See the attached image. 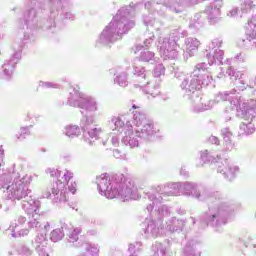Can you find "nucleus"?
I'll list each match as a JSON object with an SVG mask.
<instances>
[{
  "instance_id": "cd10ccee",
  "label": "nucleus",
  "mask_w": 256,
  "mask_h": 256,
  "mask_svg": "<svg viewBox=\"0 0 256 256\" xmlns=\"http://www.w3.org/2000/svg\"><path fill=\"white\" fill-rule=\"evenodd\" d=\"M203 1L205 0H164L163 4L165 7L175 11V13H180L181 10L177 9L180 5H197V3H203Z\"/></svg>"
},
{
  "instance_id": "423d86ee",
  "label": "nucleus",
  "mask_w": 256,
  "mask_h": 256,
  "mask_svg": "<svg viewBox=\"0 0 256 256\" xmlns=\"http://www.w3.org/2000/svg\"><path fill=\"white\" fill-rule=\"evenodd\" d=\"M35 177H37L35 174H26L22 178H15L9 185L4 184L2 187L3 189L6 187V191H4L5 197H7V199H17V201H21V199L28 201L31 199V196H29V193H31L29 185H31Z\"/></svg>"
},
{
  "instance_id": "a19ab883",
  "label": "nucleus",
  "mask_w": 256,
  "mask_h": 256,
  "mask_svg": "<svg viewBox=\"0 0 256 256\" xmlns=\"http://www.w3.org/2000/svg\"><path fill=\"white\" fill-rule=\"evenodd\" d=\"M256 0H242L241 11L242 13H250L251 10L255 9Z\"/></svg>"
},
{
  "instance_id": "0eeeda50",
  "label": "nucleus",
  "mask_w": 256,
  "mask_h": 256,
  "mask_svg": "<svg viewBox=\"0 0 256 256\" xmlns=\"http://www.w3.org/2000/svg\"><path fill=\"white\" fill-rule=\"evenodd\" d=\"M73 172L65 170L63 177L52 184V195L56 203H65L69 198V193L75 195L77 192V183L72 182Z\"/></svg>"
},
{
  "instance_id": "2f4dec72",
  "label": "nucleus",
  "mask_w": 256,
  "mask_h": 256,
  "mask_svg": "<svg viewBox=\"0 0 256 256\" xmlns=\"http://www.w3.org/2000/svg\"><path fill=\"white\" fill-rule=\"evenodd\" d=\"M47 235L40 233L35 238V249L39 256H49L47 253Z\"/></svg>"
},
{
  "instance_id": "f8f14e48",
  "label": "nucleus",
  "mask_w": 256,
  "mask_h": 256,
  "mask_svg": "<svg viewBox=\"0 0 256 256\" xmlns=\"http://www.w3.org/2000/svg\"><path fill=\"white\" fill-rule=\"evenodd\" d=\"M185 189L187 197H194L198 201L215 203V201H221L223 199V195L220 192H212L205 186L198 185L195 182H186Z\"/></svg>"
},
{
  "instance_id": "c85d7f7f",
  "label": "nucleus",
  "mask_w": 256,
  "mask_h": 256,
  "mask_svg": "<svg viewBox=\"0 0 256 256\" xmlns=\"http://www.w3.org/2000/svg\"><path fill=\"white\" fill-rule=\"evenodd\" d=\"M186 221L183 219L178 218H170L166 222V226L164 228V231H169L170 233H181L183 229H185Z\"/></svg>"
},
{
  "instance_id": "774afa93",
  "label": "nucleus",
  "mask_w": 256,
  "mask_h": 256,
  "mask_svg": "<svg viewBox=\"0 0 256 256\" xmlns=\"http://www.w3.org/2000/svg\"><path fill=\"white\" fill-rule=\"evenodd\" d=\"M49 229H51V224L49 222H46L44 224V230L46 231V233H47V231H49Z\"/></svg>"
},
{
  "instance_id": "6ab92c4d",
  "label": "nucleus",
  "mask_w": 256,
  "mask_h": 256,
  "mask_svg": "<svg viewBox=\"0 0 256 256\" xmlns=\"http://www.w3.org/2000/svg\"><path fill=\"white\" fill-rule=\"evenodd\" d=\"M245 39L238 40V47L246 51H253L256 48V15L246 25Z\"/></svg>"
},
{
  "instance_id": "8fccbe9b",
  "label": "nucleus",
  "mask_w": 256,
  "mask_h": 256,
  "mask_svg": "<svg viewBox=\"0 0 256 256\" xmlns=\"http://www.w3.org/2000/svg\"><path fill=\"white\" fill-rule=\"evenodd\" d=\"M30 134H31V132L29 131V127H22V128H20V133L16 134V139L18 141H23V139H25V137Z\"/></svg>"
},
{
  "instance_id": "39448f33",
  "label": "nucleus",
  "mask_w": 256,
  "mask_h": 256,
  "mask_svg": "<svg viewBox=\"0 0 256 256\" xmlns=\"http://www.w3.org/2000/svg\"><path fill=\"white\" fill-rule=\"evenodd\" d=\"M159 132L156 129L153 121L148 120L145 124H143L142 129L134 128L131 125V121H126V130L125 136L122 138V143L131 149L134 147H139V139H143L144 141H151L155 135Z\"/></svg>"
},
{
  "instance_id": "e433bc0d",
  "label": "nucleus",
  "mask_w": 256,
  "mask_h": 256,
  "mask_svg": "<svg viewBox=\"0 0 256 256\" xmlns=\"http://www.w3.org/2000/svg\"><path fill=\"white\" fill-rule=\"evenodd\" d=\"M199 81L201 88L209 86L213 81V76H211V73L207 71V68L204 71L199 72Z\"/></svg>"
},
{
  "instance_id": "7ed1b4c3",
  "label": "nucleus",
  "mask_w": 256,
  "mask_h": 256,
  "mask_svg": "<svg viewBox=\"0 0 256 256\" xmlns=\"http://www.w3.org/2000/svg\"><path fill=\"white\" fill-rule=\"evenodd\" d=\"M143 23L147 27L148 31H155L158 39L156 43L157 50L160 53V57L167 61V59H177L179 57V34L173 32L169 36L163 37V22L155 20L153 16L148 15L143 17Z\"/></svg>"
},
{
  "instance_id": "72a5a7b5",
  "label": "nucleus",
  "mask_w": 256,
  "mask_h": 256,
  "mask_svg": "<svg viewBox=\"0 0 256 256\" xmlns=\"http://www.w3.org/2000/svg\"><path fill=\"white\" fill-rule=\"evenodd\" d=\"M245 122H242L239 126L238 135H253L255 133V124L251 123L253 119L249 117H242Z\"/></svg>"
},
{
  "instance_id": "aec40b11",
  "label": "nucleus",
  "mask_w": 256,
  "mask_h": 256,
  "mask_svg": "<svg viewBox=\"0 0 256 256\" xmlns=\"http://www.w3.org/2000/svg\"><path fill=\"white\" fill-rule=\"evenodd\" d=\"M49 25V20H42L39 22L37 19V10L35 8L28 9L24 14V24L23 22H18V27L24 28L25 26L30 31H35V29H51L47 28Z\"/></svg>"
},
{
  "instance_id": "a18cd8bd",
  "label": "nucleus",
  "mask_w": 256,
  "mask_h": 256,
  "mask_svg": "<svg viewBox=\"0 0 256 256\" xmlns=\"http://www.w3.org/2000/svg\"><path fill=\"white\" fill-rule=\"evenodd\" d=\"M79 235H81V228H75L72 232L69 233L68 241L69 243H77L79 241Z\"/></svg>"
},
{
  "instance_id": "e2e57ef3",
  "label": "nucleus",
  "mask_w": 256,
  "mask_h": 256,
  "mask_svg": "<svg viewBox=\"0 0 256 256\" xmlns=\"http://www.w3.org/2000/svg\"><path fill=\"white\" fill-rule=\"evenodd\" d=\"M4 155H5V151L3 150V146H0V167H1V163H3Z\"/></svg>"
},
{
  "instance_id": "f3484780",
  "label": "nucleus",
  "mask_w": 256,
  "mask_h": 256,
  "mask_svg": "<svg viewBox=\"0 0 256 256\" xmlns=\"http://www.w3.org/2000/svg\"><path fill=\"white\" fill-rule=\"evenodd\" d=\"M231 105L236 108L238 117H248V119H255L256 115V100H244L243 98H235L231 101Z\"/></svg>"
},
{
  "instance_id": "393cba45",
  "label": "nucleus",
  "mask_w": 256,
  "mask_h": 256,
  "mask_svg": "<svg viewBox=\"0 0 256 256\" xmlns=\"http://www.w3.org/2000/svg\"><path fill=\"white\" fill-rule=\"evenodd\" d=\"M125 121H127L125 116H112L108 120V127L114 132V135H121L122 131H124L125 135V130L127 129V123Z\"/></svg>"
},
{
  "instance_id": "79ce46f5",
  "label": "nucleus",
  "mask_w": 256,
  "mask_h": 256,
  "mask_svg": "<svg viewBox=\"0 0 256 256\" xmlns=\"http://www.w3.org/2000/svg\"><path fill=\"white\" fill-rule=\"evenodd\" d=\"M237 89H233L231 92H220L214 99L215 103H220V101H227L230 95H235L237 93Z\"/></svg>"
},
{
  "instance_id": "37998d69",
  "label": "nucleus",
  "mask_w": 256,
  "mask_h": 256,
  "mask_svg": "<svg viewBox=\"0 0 256 256\" xmlns=\"http://www.w3.org/2000/svg\"><path fill=\"white\" fill-rule=\"evenodd\" d=\"M152 250L154 251V256H165V253L167 252V248L159 242H156L152 246Z\"/></svg>"
},
{
  "instance_id": "0e129e2a",
  "label": "nucleus",
  "mask_w": 256,
  "mask_h": 256,
  "mask_svg": "<svg viewBox=\"0 0 256 256\" xmlns=\"http://www.w3.org/2000/svg\"><path fill=\"white\" fill-rule=\"evenodd\" d=\"M42 197L44 199H49V197H51V191H49V190L44 191L43 194H42Z\"/></svg>"
},
{
  "instance_id": "09e8293b",
  "label": "nucleus",
  "mask_w": 256,
  "mask_h": 256,
  "mask_svg": "<svg viewBox=\"0 0 256 256\" xmlns=\"http://www.w3.org/2000/svg\"><path fill=\"white\" fill-rule=\"evenodd\" d=\"M233 149H235V143L233 140H224L222 151H224V153H230Z\"/></svg>"
},
{
  "instance_id": "4c0bfd02",
  "label": "nucleus",
  "mask_w": 256,
  "mask_h": 256,
  "mask_svg": "<svg viewBox=\"0 0 256 256\" xmlns=\"http://www.w3.org/2000/svg\"><path fill=\"white\" fill-rule=\"evenodd\" d=\"M82 247L90 256H99V246L93 243H83Z\"/></svg>"
},
{
  "instance_id": "052dcab7",
  "label": "nucleus",
  "mask_w": 256,
  "mask_h": 256,
  "mask_svg": "<svg viewBox=\"0 0 256 256\" xmlns=\"http://www.w3.org/2000/svg\"><path fill=\"white\" fill-rule=\"evenodd\" d=\"M208 141L212 143V145H219V138H217V136H210Z\"/></svg>"
},
{
  "instance_id": "c756f323",
  "label": "nucleus",
  "mask_w": 256,
  "mask_h": 256,
  "mask_svg": "<svg viewBox=\"0 0 256 256\" xmlns=\"http://www.w3.org/2000/svg\"><path fill=\"white\" fill-rule=\"evenodd\" d=\"M110 75L116 76L114 78V83H117L119 87H127L129 82L127 81V72L123 71L121 67L116 66L109 70Z\"/></svg>"
},
{
  "instance_id": "f257e3e1",
  "label": "nucleus",
  "mask_w": 256,
  "mask_h": 256,
  "mask_svg": "<svg viewBox=\"0 0 256 256\" xmlns=\"http://www.w3.org/2000/svg\"><path fill=\"white\" fill-rule=\"evenodd\" d=\"M135 11L137 6L130 4L118 10L113 19L103 28L96 39V47H107L123 38L135 27Z\"/></svg>"
},
{
  "instance_id": "c03bdc74",
  "label": "nucleus",
  "mask_w": 256,
  "mask_h": 256,
  "mask_svg": "<svg viewBox=\"0 0 256 256\" xmlns=\"http://www.w3.org/2000/svg\"><path fill=\"white\" fill-rule=\"evenodd\" d=\"M155 57V53L149 51V50H143L140 52V61H145L148 63V61H155L153 58Z\"/></svg>"
},
{
  "instance_id": "7c9ffc66",
  "label": "nucleus",
  "mask_w": 256,
  "mask_h": 256,
  "mask_svg": "<svg viewBox=\"0 0 256 256\" xmlns=\"http://www.w3.org/2000/svg\"><path fill=\"white\" fill-rule=\"evenodd\" d=\"M83 97H85V94L81 93L79 89L71 87L69 89L67 105L79 108V105H81V102L83 101Z\"/></svg>"
},
{
  "instance_id": "680f3d73",
  "label": "nucleus",
  "mask_w": 256,
  "mask_h": 256,
  "mask_svg": "<svg viewBox=\"0 0 256 256\" xmlns=\"http://www.w3.org/2000/svg\"><path fill=\"white\" fill-rule=\"evenodd\" d=\"M110 143L114 146L117 147L119 145V137L118 136H112Z\"/></svg>"
},
{
  "instance_id": "864d4df0",
  "label": "nucleus",
  "mask_w": 256,
  "mask_h": 256,
  "mask_svg": "<svg viewBox=\"0 0 256 256\" xmlns=\"http://www.w3.org/2000/svg\"><path fill=\"white\" fill-rule=\"evenodd\" d=\"M165 75V66L163 64H158L154 68V77H161Z\"/></svg>"
},
{
  "instance_id": "6e6552de",
  "label": "nucleus",
  "mask_w": 256,
  "mask_h": 256,
  "mask_svg": "<svg viewBox=\"0 0 256 256\" xmlns=\"http://www.w3.org/2000/svg\"><path fill=\"white\" fill-rule=\"evenodd\" d=\"M45 0H29V3L32 6L41 5ZM50 7V19L48 21V25H46V29H53L55 27V19L61 16L62 19H69L73 21L75 19V15L69 11V4L64 2L63 0H48Z\"/></svg>"
},
{
  "instance_id": "9b49d317",
  "label": "nucleus",
  "mask_w": 256,
  "mask_h": 256,
  "mask_svg": "<svg viewBox=\"0 0 256 256\" xmlns=\"http://www.w3.org/2000/svg\"><path fill=\"white\" fill-rule=\"evenodd\" d=\"M185 185L187 182H175V183H167L162 186H158L156 188L157 195L149 192L147 194V198L149 201L155 202L156 207H159V203L163 201V197H177L179 195H187V190L185 189Z\"/></svg>"
},
{
  "instance_id": "b1692460",
  "label": "nucleus",
  "mask_w": 256,
  "mask_h": 256,
  "mask_svg": "<svg viewBox=\"0 0 256 256\" xmlns=\"http://www.w3.org/2000/svg\"><path fill=\"white\" fill-rule=\"evenodd\" d=\"M223 7V0L213 1L205 9V13L211 23H217L221 17V8Z\"/></svg>"
},
{
  "instance_id": "dca6fc26",
  "label": "nucleus",
  "mask_w": 256,
  "mask_h": 256,
  "mask_svg": "<svg viewBox=\"0 0 256 256\" xmlns=\"http://www.w3.org/2000/svg\"><path fill=\"white\" fill-rule=\"evenodd\" d=\"M22 208L28 215H30L28 221L30 229H39V227H41V222L39 221V219H41V216L39 215V201L33 198L23 200Z\"/></svg>"
},
{
  "instance_id": "bb28decb",
  "label": "nucleus",
  "mask_w": 256,
  "mask_h": 256,
  "mask_svg": "<svg viewBox=\"0 0 256 256\" xmlns=\"http://www.w3.org/2000/svg\"><path fill=\"white\" fill-rule=\"evenodd\" d=\"M193 109L195 113H201L203 111H209V109H213V105H215V100H209L207 102H203V98L199 97V95H195V98L191 100Z\"/></svg>"
},
{
  "instance_id": "f704fd0d",
  "label": "nucleus",
  "mask_w": 256,
  "mask_h": 256,
  "mask_svg": "<svg viewBox=\"0 0 256 256\" xmlns=\"http://www.w3.org/2000/svg\"><path fill=\"white\" fill-rule=\"evenodd\" d=\"M199 45H201V42L197 40V38L189 37L185 40V46H186V53L189 55V57H193L195 55V51L199 49Z\"/></svg>"
},
{
  "instance_id": "49530a36",
  "label": "nucleus",
  "mask_w": 256,
  "mask_h": 256,
  "mask_svg": "<svg viewBox=\"0 0 256 256\" xmlns=\"http://www.w3.org/2000/svg\"><path fill=\"white\" fill-rule=\"evenodd\" d=\"M189 27L193 31H197V30L201 29V27H203V22H201V20H199V17L195 16L194 19H192L190 21Z\"/></svg>"
},
{
  "instance_id": "3c124183",
  "label": "nucleus",
  "mask_w": 256,
  "mask_h": 256,
  "mask_svg": "<svg viewBox=\"0 0 256 256\" xmlns=\"http://www.w3.org/2000/svg\"><path fill=\"white\" fill-rule=\"evenodd\" d=\"M221 135L223 137V141L233 140V133L231 132V130H229V128H223L221 130Z\"/></svg>"
},
{
  "instance_id": "58836bf2",
  "label": "nucleus",
  "mask_w": 256,
  "mask_h": 256,
  "mask_svg": "<svg viewBox=\"0 0 256 256\" xmlns=\"http://www.w3.org/2000/svg\"><path fill=\"white\" fill-rule=\"evenodd\" d=\"M65 237V232L63 231V227L54 229L50 234V239L53 243H57L61 241Z\"/></svg>"
},
{
  "instance_id": "5fc2aeb1",
  "label": "nucleus",
  "mask_w": 256,
  "mask_h": 256,
  "mask_svg": "<svg viewBox=\"0 0 256 256\" xmlns=\"http://www.w3.org/2000/svg\"><path fill=\"white\" fill-rule=\"evenodd\" d=\"M227 17L230 19L239 17V7H232L230 10H228Z\"/></svg>"
},
{
  "instance_id": "ddd939ff",
  "label": "nucleus",
  "mask_w": 256,
  "mask_h": 256,
  "mask_svg": "<svg viewBox=\"0 0 256 256\" xmlns=\"http://www.w3.org/2000/svg\"><path fill=\"white\" fill-rule=\"evenodd\" d=\"M134 87L136 89H143L147 95H151V97H157L161 92L159 91V87L161 85V82L155 83L153 86L151 81L149 79V76H147V73L145 72V68L141 66H134Z\"/></svg>"
},
{
  "instance_id": "a878e982",
  "label": "nucleus",
  "mask_w": 256,
  "mask_h": 256,
  "mask_svg": "<svg viewBox=\"0 0 256 256\" xmlns=\"http://www.w3.org/2000/svg\"><path fill=\"white\" fill-rule=\"evenodd\" d=\"M132 109H137L133 111V117L132 120H129L131 125H134V127H141L142 125H145L147 121V114L143 110H141V106L133 104ZM128 120H126L127 122Z\"/></svg>"
},
{
  "instance_id": "20e7f679",
  "label": "nucleus",
  "mask_w": 256,
  "mask_h": 256,
  "mask_svg": "<svg viewBox=\"0 0 256 256\" xmlns=\"http://www.w3.org/2000/svg\"><path fill=\"white\" fill-rule=\"evenodd\" d=\"M146 211L149 213V217L144 222V235L147 239L151 237H159V235H165L166 231L161 224L164 217L171 215V210L167 205L160 204L155 205V201L146 206Z\"/></svg>"
},
{
  "instance_id": "4468645a",
  "label": "nucleus",
  "mask_w": 256,
  "mask_h": 256,
  "mask_svg": "<svg viewBox=\"0 0 256 256\" xmlns=\"http://www.w3.org/2000/svg\"><path fill=\"white\" fill-rule=\"evenodd\" d=\"M226 75L230 77L231 81H236L237 91H245V89H256V76H251V74H243L241 71L233 69V67L228 66L226 68Z\"/></svg>"
},
{
  "instance_id": "412c9836",
  "label": "nucleus",
  "mask_w": 256,
  "mask_h": 256,
  "mask_svg": "<svg viewBox=\"0 0 256 256\" xmlns=\"http://www.w3.org/2000/svg\"><path fill=\"white\" fill-rule=\"evenodd\" d=\"M19 61H21V50L14 51L13 54L5 60L2 65V75L4 79H11V77H13L15 67H17Z\"/></svg>"
},
{
  "instance_id": "c9c22d12",
  "label": "nucleus",
  "mask_w": 256,
  "mask_h": 256,
  "mask_svg": "<svg viewBox=\"0 0 256 256\" xmlns=\"http://www.w3.org/2000/svg\"><path fill=\"white\" fill-rule=\"evenodd\" d=\"M64 133L66 137L73 139L75 137H79L81 135V128L77 125H67L64 128Z\"/></svg>"
},
{
  "instance_id": "ea45409f",
  "label": "nucleus",
  "mask_w": 256,
  "mask_h": 256,
  "mask_svg": "<svg viewBox=\"0 0 256 256\" xmlns=\"http://www.w3.org/2000/svg\"><path fill=\"white\" fill-rule=\"evenodd\" d=\"M200 159L201 161H203V163H217V158L215 157L214 154L209 152V150L202 151Z\"/></svg>"
},
{
  "instance_id": "338daca9",
  "label": "nucleus",
  "mask_w": 256,
  "mask_h": 256,
  "mask_svg": "<svg viewBox=\"0 0 256 256\" xmlns=\"http://www.w3.org/2000/svg\"><path fill=\"white\" fill-rule=\"evenodd\" d=\"M5 179H6V183H9V179H10L9 175L1 176L0 181H5Z\"/></svg>"
},
{
  "instance_id": "bf43d9fd",
  "label": "nucleus",
  "mask_w": 256,
  "mask_h": 256,
  "mask_svg": "<svg viewBox=\"0 0 256 256\" xmlns=\"http://www.w3.org/2000/svg\"><path fill=\"white\" fill-rule=\"evenodd\" d=\"M155 39V34H152L150 36H148L145 40H144V46L145 47H149L151 45V43H153V40Z\"/></svg>"
},
{
  "instance_id": "4d7b16f0",
  "label": "nucleus",
  "mask_w": 256,
  "mask_h": 256,
  "mask_svg": "<svg viewBox=\"0 0 256 256\" xmlns=\"http://www.w3.org/2000/svg\"><path fill=\"white\" fill-rule=\"evenodd\" d=\"M234 61H238V63H245V61H247V56L243 53H238L234 57Z\"/></svg>"
},
{
  "instance_id": "2eb2a0df",
  "label": "nucleus",
  "mask_w": 256,
  "mask_h": 256,
  "mask_svg": "<svg viewBox=\"0 0 256 256\" xmlns=\"http://www.w3.org/2000/svg\"><path fill=\"white\" fill-rule=\"evenodd\" d=\"M95 123L93 116H83L80 121V126L83 129V140L88 145H93L97 139H99V135L103 132L101 128L96 126H91Z\"/></svg>"
},
{
  "instance_id": "4be33fe9",
  "label": "nucleus",
  "mask_w": 256,
  "mask_h": 256,
  "mask_svg": "<svg viewBox=\"0 0 256 256\" xmlns=\"http://www.w3.org/2000/svg\"><path fill=\"white\" fill-rule=\"evenodd\" d=\"M239 170V166L229 160H224L221 163L218 162V173L224 175L225 179H228V181H233V178L237 177Z\"/></svg>"
},
{
  "instance_id": "9d476101",
  "label": "nucleus",
  "mask_w": 256,
  "mask_h": 256,
  "mask_svg": "<svg viewBox=\"0 0 256 256\" xmlns=\"http://www.w3.org/2000/svg\"><path fill=\"white\" fill-rule=\"evenodd\" d=\"M205 69H207V63H198L191 74H186L182 78L180 87L183 93L187 95L191 101L195 98V95H198L197 91L201 89L199 73H202V71H205Z\"/></svg>"
},
{
  "instance_id": "a211bd4d",
  "label": "nucleus",
  "mask_w": 256,
  "mask_h": 256,
  "mask_svg": "<svg viewBox=\"0 0 256 256\" xmlns=\"http://www.w3.org/2000/svg\"><path fill=\"white\" fill-rule=\"evenodd\" d=\"M223 46V39L214 38L208 45L206 49V57L208 59V65H215L218 63L219 65H223V57L225 56V52L221 50Z\"/></svg>"
},
{
  "instance_id": "603ef678",
  "label": "nucleus",
  "mask_w": 256,
  "mask_h": 256,
  "mask_svg": "<svg viewBox=\"0 0 256 256\" xmlns=\"http://www.w3.org/2000/svg\"><path fill=\"white\" fill-rule=\"evenodd\" d=\"M47 175H50V177L59 179L61 177V171L57 168H47L46 169Z\"/></svg>"
},
{
  "instance_id": "69168bd1",
  "label": "nucleus",
  "mask_w": 256,
  "mask_h": 256,
  "mask_svg": "<svg viewBox=\"0 0 256 256\" xmlns=\"http://www.w3.org/2000/svg\"><path fill=\"white\" fill-rule=\"evenodd\" d=\"M180 175H183L184 177H189V172L185 170V168H181Z\"/></svg>"
},
{
  "instance_id": "6e6d98bb",
  "label": "nucleus",
  "mask_w": 256,
  "mask_h": 256,
  "mask_svg": "<svg viewBox=\"0 0 256 256\" xmlns=\"http://www.w3.org/2000/svg\"><path fill=\"white\" fill-rule=\"evenodd\" d=\"M39 87H43V89H57V84L55 83H52V82H43V81H40L39 82Z\"/></svg>"
},
{
  "instance_id": "473e14b6",
  "label": "nucleus",
  "mask_w": 256,
  "mask_h": 256,
  "mask_svg": "<svg viewBox=\"0 0 256 256\" xmlns=\"http://www.w3.org/2000/svg\"><path fill=\"white\" fill-rule=\"evenodd\" d=\"M78 108L84 109V111H88L89 113H95V111L98 109L97 100L87 94H84V97H82V101L80 102Z\"/></svg>"
},
{
  "instance_id": "1a4fd4ad",
  "label": "nucleus",
  "mask_w": 256,
  "mask_h": 256,
  "mask_svg": "<svg viewBox=\"0 0 256 256\" xmlns=\"http://www.w3.org/2000/svg\"><path fill=\"white\" fill-rule=\"evenodd\" d=\"M227 217H229V206L225 202H216L215 205L209 208V212L205 217V222L202 227H213L219 231L223 225H227Z\"/></svg>"
},
{
  "instance_id": "de8ad7c7",
  "label": "nucleus",
  "mask_w": 256,
  "mask_h": 256,
  "mask_svg": "<svg viewBox=\"0 0 256 256\" xmlns=\"http://www.w3.org/2000/svg\"><path fill=\"white\" fill-rule=\"evenodd\" d=\"M18 255L21 256H31L33 255V250L29 248L27 245H22L18 249Z\"/></svg>"
},
{
  "instance_id": "5701e85b",
  "label": "nucleus",
  "mask_w": 256,
  "mask_h": 256,
  "mask_svg": "<svg viewBox=\"0 0 256 256\" xmlns=\"http://www.w3.org/2000/svg\"><path fill=\"white\" fill-rule=\"evenodd\" d=\"M26 222L27 218L24 216H19L11 222L9 231H11L12 237H25V235H29V229H21Z\"/></svg>"
},
{
  "instance_id": "f03ea898",
  "label": "nucleus",
  "mask_w": 256,
  "mask_h": 256,
  "mask_svg": "<svg viewBox=\"0 0 256 256\" xmlns=\"http://www.w3.org/2000/svg\"><path fill=\"white\" fill-rule=\"evenodd\" d=\"M96 183L100 195L107 199H121L130 201V199H139L137 187L131 179L125 178L123 174H102L96 178Z\"/></svg>"
},
{
  "instance_id": "13d9d810",
  "label": "nucleus",
  "mask_w": 256,
  "mask_h": 256,
  "mask_svg": "<svg viewBox=\"0 0 256 256\" xmlns=\"http://www.w3.org/2000/svg\"><path fill=\"white\" fill-rule=\"evenodd\" d=\"M113 155L116 159H125V154L119 149L113 150Z\"/></svg>"
}]
</instances>
